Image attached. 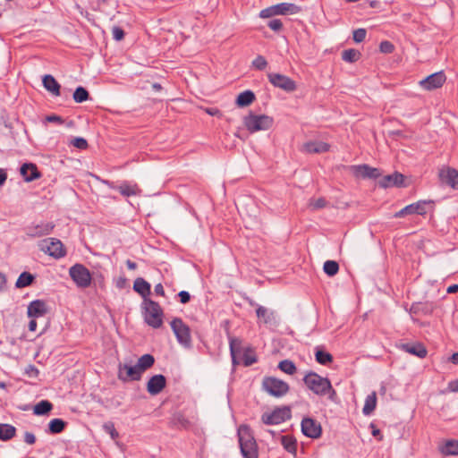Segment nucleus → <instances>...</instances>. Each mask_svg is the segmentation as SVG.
Wrapping results in <instances>:
<instances>
[{"label":"nucleus","instance_id":"26","mask_svg":"<svg viewBox=\"0 0 458 458\" xmlns=\"http://www.w3.org/2000/svg\"><path fill=\"white\" fill-rule=\"evenodd\" d=\"M256 314L259 319H261L265 324L275 325L276 324V315L274 311H269L263 306H258Z\"/></svg>","mask_w":458,"mask_h":458},{"label":"nucleus","instance_id":"12","mask_svg":"<svg viewBox=\"0 0 458 458\" xmlns=\"http://www.w3.org/2000/svg\"><path fill=\"white\" fill-rule=\"evenodd\" d=\"M142 372L137 365L119 364L118 378L123 382L140 380Z\"/></svg>","mask_w":458,"mask_h":458},{"label":"nucleus","instance_id":"46","mask_svg":"<svg viewBox=\"0 0 458 458\" xmlns=\"http://www.w3.org/2000/svg\"><path fill=\"white\" fill-rule=\"evenodd\" d=\"M174 421L176 425H180L183 428H187L190 425V421L182 413L174 414Z\"/></svg>","mask_w":458,"mask_h":458},{"label":"nucleus","instance_id":"48","mask_svg":"<svg viewBox=\"0 0 458 458\" xmlns=\"http://www.w3.org/2000/svg\"><path fill=\"white\" fill-rule=\"evenodd\" d=\"M394 45L387 40L382 41L379 45V50L384 54H390L394 51Z\"/></svg>","mask_w":458,"mask_h":458},{"label":"nucleus","instance_id":"42","mask_svg":"<svg viewBox=\"0 0 458 458\" xmlns=\"http://www.w3.org/2000/svg\"><path fill=\"white\" fill-rule=\"evenodd\" d=\"M316 360L321 365H327L332 362L333 356L327 352L322 350H318L315 353Z\"/></svg>","mask_w":458,"mask_h":458},{"label":"nucleus","instance_id":"51","mask_svg":"<svg viewBox=\"0 0 458 458\" xmlns=\"http://www.w3.org/2000/svg\"><path fill=\"white\" fill-rule=\"evenodd\" d=\"M73 146L78 148L84 149L88 147V142L83 138H75L73 140Z\"/></svg>","mask_w":458,"mask_h":458},{"label":"nucleus","instance_id":"19","mask_svg":"<svg viewBox=\"0 0 458 458\" xmlns=\"http://www.w3.org/2000/svg\"><path fill=\"white\" fill-rule=\"evenodd\" d=\"M47 307L44 301L35 300L28 306V316L30 318H40L47 314Z\"/></svg>","mask_w":458,"mask_h":458},{"label":"nucleus","instance_id":"36","mask_svg":"<svg viewBox=\"0 0 458 458\" xmlns=\"http://www.w3.org/2000/svg\"><path fill=\"white\" fill-rule=\"evenodd\" d=\"M66 426V422L62 419H53L48 424V431L51 434L61 433Z\"/></svg>","mask_w":458,"mask_h":458},{"label":"nucleus","instance_id":"11","mask_svg":"<svg viewBox=\"0 0 458 458\" xmlns=\"http://www.w3.org/2000/svg\"><path fill=\"white\" fill-rule=\"evenodd\" d=\"M269 82L276 88H279L286 92H293L297 89L296 83L290 77L280 73H268Z\"/></svg>","mask_w":458,"mask_h":458},{"label":"nucleus","instance_id":"53","mask_svg":"<svg viewBox=\"0 0 458 458\" xmlns=\"http://www.w3.org/2000/svg\"><path fill=\"white\" fill-rule=\"evenodd\" d=\"M46 121L49 122V123H57L59 124L64 123V119L61 116L56 115V114L47 115L46 117Z\"/></svg>","mask_w":458,"mask_h":458},{"label":"nucleus","instance_id":"37","mask_svg":"<svg viewBox=\"0 0 458 458\" xmlns=\"http://www.w3.org/2000/svg\"><path fill=\"white\" fill-rule=\"evenodd\" d=\"M34 280V276L28 272H22L20 276L18 277L15 286L17 288H24L26 286H29Z\"/></svg>","mask_w":458,"mask_h":458},{"label":"nucleus","instance_id":"9","mask_svg":"<svg viewBox=\"0 0 458 458\" xmlns=\"http://www.w3.org/2000/svg\"><path fill=\"white\" fill-rule=\"evenodd\" d=\"M171 327L177 341L184 347H189L191 344L190 327L181 318L173 319L171 322Z\"/></svg>","mask_w":458,"mask_h":458},{"label":"nucleus","instance_id":"40","mask_svg":"<svg viewBox=\"0 0 458 458\" xmlns=\"http://www.w3.org/2000/svg\"><path fill=\"white\" fill-rule=\"evenodd\" d=\"M323 269L327 276H334L339 270V265L335 260H327L324 263Z\"/></svg>","mask_w":458,"mask_h":458},{"label":"nucleus","instance_id":"55","mask_svg":"<svg viewBox=\"0 0 458 458\" xmlns=\"http://www.w3.org/2000/svg\"><path fill=\"white\" fill-rule=\"evenodd\" d=\"M24 441L28 444V445H33L35 444L36 442V437L33 433L31 432H25L24 434Z\"/></svg>","mask_w":458,"mask_h":458},{"label":"nucleus","instance_id":"24","mask_svg":"<svg viewBox=\"0 0 458 458\" xmlns=\"http://www.w3.org/2000/svg\"><path fill=\"white\" fill-rule=\"evenodd\" d=\"M302 148L307 153H325L329 150V145L323 141H310Z\"/></svg>","mask_w":458,"mask_h":458},{"label":"nucleus","instance_id":"16","mask_svg":"<svg viewBox=\"0 0 458 458\" xmlns=\"http://www.w3.org/2000/svg\"><path fill=\"white\" fill-rule=\"evenodd\" d=\"M301 432L310 438H318L321 436V425L311 418H304L301 420Z\"/></svg>","mask_w":458,"mask_h":458},{"label":"nucleus","instance_id":"63","mask_svg":"<svg viewBox=\"0 0 458 458\" xmlns=\"http://www.w3.org/2000/svg\"><path fill=\"white\" fill-rule=\"evenodd\" d=\"M371 428H372V435L376 437H379V439L382 438V436H381V432L378 428H377L373 424H371Z\"/></svg>","mask_w":458,"mask_h":458},{"label":"nucleus","instance_id":"34","mask_svg":"<svg viewBox=\"0 0 458 458\" xmlns=\"http://www.w3.org/2000/svg\"><path fill=\"white\" fill-rule=\"evenodd\" d=\"M377 404V395L376 393L373 392L369 394L365 399V403L362 409V412L364 415H369L376 408Z\"/></svg>","mask_w":458,"mask_h":458},{"label":"nucleus","instance_id":"2","mask_svg":"<svg viewBox=\"0 0 458 458\" xmlns=\"http://www.w3.org/2000/svg\"><path fill=\"white\" fill-rule=\"evenodd\" d=\"M142 309L145 322L153 328H159L163 324V310L160 305L150 299H144Z\"/></svg>","mask_w":458,"mask_h":458},{"label":"nucleus","instance_id":"44","mask_svg":"<svg viewBox=\"0 0 458 458\" xmlns=\"http://www.w3.org/2000/svg\"><path fill=\"white\" fill-rule=\"evenodd\" d=\"M309 206L312 209H319L327 206V200L324 198H318L317 199H310Z\"/></svg>","mask_w":458,"mask_h":458},{"label":"nucleus","instance_id":"10","mask_svg":"<svg viewBox=\"0 0 458 458\" xmlns=\"http://www.w3.org/2000/svg\"><path fill=\"white\" fill-rule=\"evenodd\" d=\"M291 418V410L287 406L275 409L270 413H264L261 420L267 425H277Z\"/></svg>","mask_w":458,"mask_h":458},{"label":"nucleus","instance_id":"22","mask_svg":"<svg viewBox=\"0 0 458 458\" xmlns=\"http://www.w3.org/2000/svg\"><path fill=\"white\" fill-rule=\"evenodd\" d=\"M400 348L414 356H417L419 358H425L427 356V349L422 344L415 343V344H402L400 345Z\"/></svg>","mask_w":458,"mask_h":458},{"label":"nucleus","instance_id":"5","mask_svg":"<svg viewBox=\"0 0 458 458\" xmlns=\"http://www.w3.org/2000/svg\"><path fill=\"white\" fill-rule=\"evenodd\" d=\"M301 11V8L294 4L280 3L261 10L259 13V17L267 19L276 15L296 14Z\"/></svg>","mask_w":458,"mask_h":458},{"label":"nucleus","instance_id":"31","mask_svg":"<svg viewBox=\"0 0 458 458\" xmlns=\"http://www.w3.org/2000/svg\"><path fill=\"white\" fill-rule=\"evenodd\" d=\"M281 444L284 448L290 454H295L297 452V441L290 435L281 436Z\"/></svg>","mask_w":458,"mask_h":458},{"label":"nucleus","instance_id":"27","mask_svg":"<svg viewBox=\"0 0 458 458\" xmlns=\"http://www.w3.org/2000/svg\"><path fill=\"white\" fill-rule=\"evenodd\" d=\"M133 290L144 299L150 294V284L143 278L138 277L133 283Z\"/></svg>","mask_w":458,"mask_h":458},{"label":"nucleus","instance_id":"13","mask_svg":"<svg viewBox=\"0 0 458 458\" xmlns=\"http://www.w3.org/2000/svg\"><path fill=\"white\" fill-rule=\"evenodd\" d=\"M445 81L446 76L444 72H437L421 80L419 84L426 90H434L441 88Z\"/></svg>","mask_w":458,"mask_h":458},{"label":"nucleus","instance_id":"61","mask_svg":"<svg viewBox=\"0 0 458 458\" xmlns=\"http://www.w3.org/2000/svg\"><path fill=\"white\" fill-rule=\"evenodd\" d=\"M206 112L208 114L213 115V116L220 115V111L217 108H215V107H213V108H207Z\"/></svg>","mask_w":458,"mask_h":458},{"label":"nucleus","instance_id":"30","mask_svg":"<svg viewBox=\"0 0 458 458\" xmlns=\"http://www.w3.org/2000/svg\"><path fill=\"white\" fill-rule=\"evenodd\" d=\"M255 100V94L251 90L240 93L236 98V105L240 107L250 106Z\"/></svg>","mask_w":458,"mask_h":458},{"label":"nucleus","instance_id":"60","mask_svg":"<svg viewBox=\"0 0 458 458\" xmlns=\"http://www.w3.org/2000/svg\"><path fill=\"white\" fill-rule=\"evenodd\" d=\"M7 179V174L6 172L0 168V186H2Z\"/></svg>","mask_w":458,"mask_h":458},{"label":"nucleus","instance_id":"47","mask_svg":"<svg viewBox=\"0 0 458 458\" xmlns=\"http://www.w3.org/2000/svg\"><path fill=\"white\" fill-rule=\"evenodd\" d=\"M367 35V31L365 29H357L353 31V40L356 43L362 42Z\"/></svg>","mask_w":458,"mask_h":458},{"label":"nucleus","instance_id":"1","mask_svg":"<svg viewBox=\"0 0 458 458\" xmlns=\"http://www.w3.org/2000/svg\"><path fill=\"white\" fill-rule=\"evenodd\" d=\"M240 451L243 458H259V448L252 435L251 429L247 425H241L237 430Z\"/></svg>","mask_w":458,"mask_h":458},{"label":"nucleus","instance_id":"45","mask_svg":"<svg viewBox=\"0 0 458 458\" xmlns=\"http://www.w3.org/2000/svg\"><path fill=\"white\" fill-rule=\"evenodd\" d=\"M257 361L255 355L250 352H245L242 355V363L248 367L254 364Z\"/></svg>","mask_w":458,"mask_h":458},{"label":"nucleus","instance_id":"7","mask_svg":"<svg viewBox=\"0 0 458 458\" xmlns=\"http://www.w3.org/2000/svg\"><path fill=\"white\" fill-rule=\"evenodd\" d=\"M263 389L270 395L275 397H282L289 391V385L278 378L267 377L263 379Z\"/></svg>","mask_w":458,"mask_h":458},{"label":"nucleus","instance_id":"43","mask_svg":"<svg viewBox=\"0 0 458 458\" xmlns=\"http://www.w3.org/2000/svg\"><path fill=\"white\" fill-rule=\"evenodd\" d=\"M252 65L255 69L259 70V71H263L267 65V60L265 59L264 56L262 55H258L253 61H252Z\"/></svg>","mask_w":458,"mask_h":458},{"label":"nucleus","instance_id":"52","mask_svg":"<svg viewBox=\"0 0 458 458\" xmlns=\"http://www.w3.org/2000/svg\"><path fill=\"white\" fill-rule=\"evenodd\" d=\"M234 342L235 340L234 339H232L230 341V352H231V356H232V360H233V365L235 364H238L239 362L236 360V349H235V346H234Z\"/></svg>","mask_w":458,"mask_h":458},{"label":"nucleus","instance_id":"50","mask_svg":"<svg viewBox=\"0 0 458 458\" xmlns=\"http://www.w3.org/2000/svg\"><path fill=\"white\" fill-rule=\"evenodd\" d=\"M112 34L113 38L117 41L122 40L124 38L123 30L117 26L113 27Z\"/></svg>","mask_w":458,"mask_h":458},{"label":"nucleus","instance_id":"23","mask_svg":"<svg viewBox=\"0 0 458 458\" xmlns=\"http://www.w3.org/2000/svg\"><path fill=\"white\" fill-rule=\"evenodd\" d=\"M21 174L23 176L26 182H32L41 176L36 165L34 164H23L21 167Z\"/></svg>","mask_w":458,"mask_h":458},{"label":"nucleus","instance_id":"3","mask_svg":"<svg viewBox=\"0 0 458 458\" xmlns=\"http://www.w3.org/2000/svg\"><path fill=\"white\" fill-rule=\"evenodd\" d=\"M243 125L250 133L269 130L274 123L273 117L267 114H256L252 112L243 117Z\"/></svg>","mask_w":458,"mask_h":458},{"label":"nucleus","instance_id":"28","mask_svg":"<svg viewBox=\"0 0 458 458\" xmlns=\"http://www.w3.org/2000/svg\"><path fill=\"white\" fill-rule=\"evenodd\" d=\"M119 192L125 197L139 195L141 191L137 184H131L127 182H123L116 188Z\"/></svg>","mask_w":458,"mask_h":458},{"label":"nucleus","instance_id":"33","mask_svg":"<svg viewBox=\"0 0 458 458\" xmlns=\"http://www.w3.org/2000/svg\"><path fill=\"white\" fill-rule=\"evenodd\" d=\"M155 363V359L153 355L151 354H144L141 357L139 358L137 366L140 369V371L143 373L148 369L151 368Z\"/></svg>","mask_w":458,"mask_h":458},{"label":"nucleus","instance_id":"32","mask_svg":"<svg viewBox=\"0 0 458 458\" xmlns=\"http://www.w3.org/2000/svg\"><path fill=\"white\" fill-rule=\"evenodd\" d=\"M16 434V428L10 424L0 423V440L8 441Z\"/></svg>","mask_w":458,"mask_h":458},{"label":"nucleus","instance_id":"20","mask_svg":"<svg viewBox=\"0 0 458 458\" xmlns=\"http://www.w3.org/2000/svg\"><path fill=\"white\" fill-rule=\"evenodd\" d=\"M55 225L52 223H42L27 228V235L32 238L49 234Z\"/></svg>","mask_w":458,"mask_h":458},{"label":"nucleus","instance_id":"25","mask_svg":"<svg viewBox=\"0 0 458 458\" xmlns=\"http://www.w3.org/2000/svg\"><path fill=\"white\" fill-rule=\"evenodd\" d=\"M44 88L54 96H60V84L50 74H47L42 80Z\"/></svg>","mask_w":458,"mask_h":458},{"label":"nucleus","instance_id":"21","mask_svg":"<svg viewBox=\"0 0 458 458\" xmlns=\"http://www.w3.org/2000/svg\"><path fill=\"white\" fill-rule=\"evenodd\" d=\"M404 176L400 173H394L392 174H388L384 176L379 181V186L382 188H389L393 186L400 187L403 184Z\"/></svg>","mask_w":458,"mask_h":458},{"label":"nucleus","instance_id":"49","mask_svg":"<svg viewBox=\"0 0 458 458\" xmlns=\"http://www.w3.org/2000/svg\"><path fill=\"white\" fill-rule=\"evenodd\" d=\"M267 26L274 31H280L283 28V22L279 19H273L268 21Z\"/></svg>","mask_w":458,"mask_h":458},{"label":"nucleus","instance_id":"29","mask_svg":"<svg viewBox=\"0 0 458 458\" xmlns=\"http://www.w3.org/2000/svg\"><path fill=\"white\" fill-rule=\"evenodd\" d=\"M440 452L445 455H457L458 454V440H447L439 446Z\"/></svg>","mask_w":458,"mask_h":458},{"label":"nucleus","instance_id":"4","mask_svg":"<svg viewBox=\"0 0 458 458\" xmlns=\"http://www.w3.org/2000/svg\"><path fill=\"white\" fill-rule=\"evenodd\" d=\"M304 384L315 394L325 395L331 389V382L315 372H309L303 378Z\"/></svg>","mask_w":458,"mask_h":458},{"label":"nucleus","instance_id":"18","mask_svg":"<svg viewBox=\"0 0 458 458\" xmlns=\"http://www.w3.org/2000/svg\"><path fill=\"white\" fill-rule=\"evenodd\" d=\"M166 386V379L161 374L154 375L147 384V390L151 395L160 394Z\"/></svg>","mask_w":458,"mask_h":458},{"label":"nucleus","instance_id":"38","mask_svg":"<svg viewBox=\"0 0 458 458\" xmlns=\"http://www.w3.org/2000/svg\"><path fill=\"white\" fill-rule=\"evenodd\" d=\"M360 55L361 54L360 51L353 48H350L343 52L342 58L345 62L354 63L360 59Z\"/></svg>","mask_w":458,"mask_h":458},{"label":"nucleus","instance_id":"54","mask_svg":"<svg viewBox=\"0 0 458 458\" xmlns=\"http://www.w3.org/2000/svg\"><path fill=\"white\" fill-rule=\"evenodd\" d=\"M178 296L180 297V301L182 303V304H185L187 302L190 301L191 300V295L188 292L186 291H181L179 293H178Z\"/></svg>","mask_w":458,"mask_h":458},{"label":"nucleus","instance_id":"56","mask_svg":"<svg viewBox=\"0 0 458 458\" xmlns=\"http://www.w3.org/2000/svg\"><path fill=\"white\" fill-rule=\"evenodd\" d=\"M448 389L451 392H454V393L458 392V379L450 381L448 383Z\"/></svg>","mask_w":458,"mask_h":458},{"label":"nucleus","instance_id":"14","mask_svg":"<svg viewBox=\"0 0 458 458\" xmlns=\"http://www.w3.org/2000/svg\"><path fill=\"white\" fill-rule=\"evenodd\" d=\"M431 201H426V200H419L415 203H411L410 205H407L398 212L394 214V217H403L407 215H425L427 214V205L429 204Z\"/></svg>","mask_w":458,"mask_h":458},{"label":"nucleus","instance_id":"64","mask_svg":"<svg viewBox=\"0 0 458 458\" xmlns=\"http://www.w3.org/2000/svg\"><path fill=\"white\" fill-rule=\"evenodd\" d=\"M458 292V284H452L447 288L448 293H454Z\"/></svg>","mask_w":458,"mask_h":458},{"label":"nucleus","instance_id":"59","mask_svg":"<svg viewBox=\"0 0 458 458\" xmlns=\"http://www.w3.org/2000/svg\"><path fill=\"white\" fill-rule=\"evenodd\" d=\"M327 394H328V398H329L331 401L335 402V398H336V392H335V390L333 388V386H331V389H328Z\"/></svg>","mask_w":458,"mask_h":458},{"label":"nucleus","instance_id":"39","mask_svg":"<svg viewBox=\"0 0 458 458\" xmlns=\"http://www.w3.org/2000/svg\"><path fill=\"white\" fill-rule=\"evenodd\" d=\"M72 98L76 103H82L89 99V94L85 88L79 86L75 89Z\"/></svg>","mask_w":458,"mask_h":458},{"label":"nucleus","instance_id":"57","mask_svg":"<svg viewBox=\"0 0 458 458\" xmlns=\"http://www.w3.org/2000/svg\"><path fill=\"white\" fill-rule=\"evenodd\" d=\"M154 290L157 294L162 295V296L165 295V290H164L162 284H156Z\"/></svg>","mask_w":458,"mask_h":458},{"label":"nucleus","instance_id":"17","mask_svg":"<svg viewBox=\"0 0 458 458\" xmlns=\"http://www.w3.org/2000/svg\"><path fill=\"white\" fill-rule=\"evenodd\" d=\"M351 170L356 177L376 179L380 176L377 168L370 167L368 165H352Z\"/></svg>","mask_w":458,"mask_h":458},{"label":"nucleus","instance_id":"41","mask_svg":"<svg viewBox=\"0 0 458 458\" xmlns=\"http://www.w3.org/2000/svg\"><path fill=\"white\" fill-rule=\"evenodd\" d=\"M278 368L288 375H293L296 372L295 364L290 360H284L279 362Z\"/></svg>","mask_w":458,"mask_h":458},{"label":"nucleus","instance_id":"6","mask_svg":"<svg viewBox=\"0 0 458 458\" xmlns=\"http://www.w3.org/2000/svg\"><path fill=\"white\" fill-rule=\"evenodd\" d=\"M69 275L75 284L80 288H87L91 284V274L82 264H75L72 266L69 269Z\"/></svg>","mask_w":458,"mask_h":458},{"label":"nucleus","instance_id":"15","mask_svg":"<svg viewBox=\"0 0 458 458\" xmlns=\"http://www.w3.org/2000/svg\"><path fill=\"white\" fill-rule=\"evenodd\" d=\"M439 180L442 183L458 190V170L452 167H443L438 173Z\"/></svg>","mask_w":458,"mask_h":458},{"label":"nucleus","instance_id":"62","mask_svg":"<svg viewBox=\"0 0 458 458\" xmlns=\"http://www.w3.org/2000/svg\"><path fill=\"white\" fill-rule=\"evenodd\" d=\"M6 285V277L4 274L0 273V291H3Z\"/></svg>","mask_w":458,"mask_h":458},{"label":"nucleus","instance_id":"8","mask_svg":"<svg viewBox=\"0 0 458 458\" xmlns=\"http://www.w3.org/2000/svg\"><path fill=\"white\" fill-rule=\"evenodd\" d=\"M40 250L55 259H60L65 256L66 252L62 242L55 238H47L42 240L39 244Z\"/></svg>","mask_w":458,"mask_h":458},{"label":"nucleus","instance_id":"58","mask_svg":"<svg viewBox=\"0 0 458 458\" xmlns=\"http://www.w3.org/2000/svg\"><path fill=\"white\" fill-rule=\"evenodd\" d=\"M28 328L31 332H35L36 331V329H37V321H36V319L34 318H32V319H30V321L29 322Z\"/></svg>","mask_w":458,"mask_h":458},{"label":"nucleus","instance_id":"35","mask_svg":"<svg viewBox=\"0 0 458 458\" xmlns=\"http://www.w3.org/2000/svg\"><path fill=\"white\" fill-rule=\"evenodd\" d=\"M53 409V404L47 400H42L38 403L33 409L36 415H46Z\"/></svg>","mask_w":458,"mask_h":458}]
</instances>
